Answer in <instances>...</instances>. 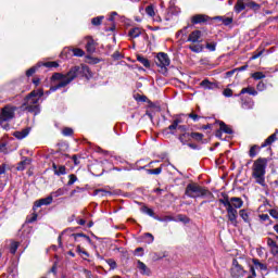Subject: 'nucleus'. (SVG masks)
Here are the masks:
<instances>
[{
	"label": "nucleus",
	"instance_id": "47",
	"mask_svg": "<svg viewBox=\"0 0 278 278\" xmlns=\"http://www.w3.org/2000/svg\"><path fill=\"white\" fill-rule=\"evenodd\" d=\"M267 245L269 247V249H273L274 247H277V242L271 238H267Z\"/></svg>",
	"mask_w": 278,
	"mask_h": 278
},
{
	"label": "nucleus",
	"instance_id": "13",
	"mask_svg": "<svg viewBox=\"0 0 278 278\" xmlns=\"http://www.w3.org/2000/svg\"><path fill=\"white\" fill-rule=\"evenodd\" d=\"M137 268L139 269L141 275H151V269L144 264L142 261L137 262Z\"/></svg>",
	"mask_w": 278,
	"mask_h": 278
},
{
	"label": "nucleus",
	"instance_id": "18",
	"mask_svg": "<svg viewBox=\"0 0 278 278\" xmlns=\"http://www.w3.org/2000/svg\"><path fill=\"white\" fill-rule=\"evenodd\" d=\"M52 168L54 170V175H66V167L64 165L58 166L53 163Z\"/></svg>",
	"mask_w": 278,
	"mask_h": 278
},
{
	"label": "nucleus",
	"instance_id": "8",
	"mask_svg": "<svg viewBox=\"0 0 278 278\" xmlns=\"http://www.w3.org/2000/svg\"><path fill=\"white\" fill-rule=\"evenodd\" d=\"M228 203L230 205V207H232L233 210H240V207H242V205H244V202L242 201L241 198H225V199H220L219 203H222V205L225 206V203Z\"/></svg>",
	"mask_w": 278,
	"mask_h": 278
},
{
	"label": "nucleus",
	"instance_id": "32",
	"mask_svg": "<svg viewBox=\"0 0 278 278\" xmlns=\"http://www.w3.org/2000/svg\"><path fill=\"white\" fill-rule=\"evenodd\" d=\"M189 137L193 138V140H197L198 142H201V140H203V134L200 132H191Z\"/></svg>",
	"mask_w": 278,
	"mask_h": 278
},
{
	"label": "nucleus",
	"instance_id": "29",
	"mask_svg": "<svg viewBox=\"0 0 278 278\" xmlns=\"http://www.w3.org/2000/svg\"><path fill=\"white\" fill-rule=\"evenodd\" d=\"M260 149H261L260 146H252L249 151L250 157H255V155L260 153Z\"/></svg>",
	"mask_w": 278,
	"mask_h": 278
},
{
	"label": "nucleus",
	"instance_id": "7",
	"mask_svg": "<svg viewBox=\"0 0 278 278\" xmlns=\"http://www.w3.org/2000/svg\"><path fill=\"white\" fill-rule=\"evenodd\" d=\"M231 277L233 278H242L247 277V270H244L243 267L238 263V260L232 261V267H231Z\"/></svg>",
	"mask_w": 278,
	"mask_h": 278
},
{
	"label": "nucleus",
	"instance_id": "3",
	"mask_svg": "<svg viewBox=\"0 0 278 278\" xmlns=\"http://www.w3.org/2000/svg\"><path fill=\"white\" fill-rule=\"evenodd\" d=\"M45 92L42 89L31 91L24 100L23 108L33 114H40V98Z\"/></svg>",
	"mask_w": 278,
	"mask_h": 278
},
{
	"label": "nucleus",
	"instance_id": "62",
	"mask_svg": "<svg viewBox=\"0 0 278 278\" xmlns=\"http://www.w3.org/2000/svg\"><path fill=\"white\" fill-rule=\"evenodd\" d=\"M29 150H27V149H24V150H21V152H20V155H29Z\"/></svg>",
	"mask_w": 278,
	"mask_h": 278
},
{
	"label": "nucleus",
	"instance_id": "5",
	"mask_svg": "<svg viewBox=\"0 0 278 278\" xmlns=\"http://www.w3.org/2000/svg\"><path fill=\"white\" fill-rule=\"evenodd\" d=\"M185 194L190 199H199L200 197H205L207 190L198 184H189L186 188Z\"/></svg>",
	"mask_w": 278,
	"mask_h": 278
},
{
	"label": "nucleus",
	"instance_id": "33",
	"mask_svg": "<svg viewBox=\"0 0 278 278\" xmlns=\"http://www.w3.org/2000/svg\"><path fill=\"white\" fill-rule=\"evenodd\" d=\"M74 240H77L78 238H84V240H86L87 242H89V244L92 242V240L90 239V237L84 235V233H74Z\"/></svg>",
	"mask_w": 278,
	"mask_h": 278
},
{
	"label": "nucleus",
	"instance_id": "52",
	"mask_svg": "<svg viewBox=\"0 0 278 278\" xmlns=\"http://www.w3.org/2000/svg\"><path fill=\"white\" fill-rule=\"evenodd\" d=\"M189 118H192V121H194V123H197L199 121V118H201L200 116L197 115V113H190L188 114Z\"/></svg>",
	"mask_w": 278,
	"mask_h": 278
},
{
	"label": "nucleus",
	"instance_id": "11",
	"mask_svg": "<svg viewBox=\"0 0 278 278\" xmlns=\"http://www.w3.org/2000/svg\"><path fill=\"white\" fill-rule=\"evenodd\" d=\"M30 131H31V128H24L22 130H17V131L13 132V136L17 140H23V139L27 138V136H29Z\"/></svg>",
	"mask_w": 278,
	"mask_h": 278
},
{
	"label": "nucleus",
	"instance_id": "21",
	"mask_svg": "<svg viewBox=\"0 0 278 278\" xmlns=\"http://www.w3.org/2000/svg\"><path fill=\"white\" fill-rule=\"evenodd\" d=\"M180 123H182L180 117L174 119L173 124L169 125L167 128V129H169L170 134H175V129H177L179 127Z\"/></svg>",
	"mask_w": 278,
	"mask_h": 278
},
{
	"label": "nucleus",
	"instance_id": "6",
	"mask_svg": "<svg viewBox=\"0 0 278 278\" xmlns=\"http://www.w3.org/2000/svg\"><path fill=\"white\" fill-rule=\"evenodd\" d=\"M224 207H226L227 218L229 223L233 225V227H238V210L231 207L229 202H224Z\"/></svg>",
	"mask_w": 278,
	"mask_h": 278
},
{
	"label": "nucleus",
	"instance_id": "22",
	"mask_svg": "<svg viewBox=\"0 0 278 278\" xmlns=\"http://www.w3.org/2000/svg\"><path fill=\"white\" fill-rule=\"evenodd\" d=\"M142 34V28L136 27L129 30L128 36L130 38H138Z\"/></svg>",
	"mask_w": 278,
	"mask_h": 278
},
{
	"label": "nucleus",
	"instance_id": "15",
	"mask_svg": "<svg viewBox=\"0 0 278 278\" xmlns=\"http://www.w3.org/2000/svg\"><path fill=\"white\" fill-rule=\"evenodd\" d=\"M86 50L88 51V53H94V51L97 50V47L94 46V40L90 37H87L86 39Z\"/></svg>",
	"mask_w": 278,
	"mask_h": 278
},
{
	"label": "nucleus",
	"instance_id": "16",
	"mask_svg": "<svg viewBox=\"0 0 278 278\" xmlns=\"http://www.w3.org/2000/svg\"><path fill=\"white\" fill-rule=\"evenodd\" d=\"M29 164H31V159L29 157H24L16 167V170H25V168H27L29 166Z\"/></svg>",
	"mask_w": 278,
	"mask_h": 278
},
{
	"label": "nucleus",
	"instance_id": "38",
	"mask_svg": "<svg viewBox=\"0 0 278 278\" xmlns=\"http://www.w3.org/2000/svg\"><path fill=\"white\" fill-rule=\"evenodd\" d=\"M190 138V134L185 132L179 136V140L182 144H186L188 142V139Z\"/></svg>",
	"mask_w": 278,
	"mask_h": 278
},
{
	"label": "nucleus",
	"instance_id": "64",
	"mask_svg": "<svg viewBox=\"0 0 278 278\" xmlns=\"http://www.w3.org/2000/svg\"><path fill=\"white\" fill-rule=\"evenodd\" d=\"M33 84H35V86H38L40 84V78H34Z\"/></svg>",
	"mask_w": 278,
	"mask_h": 278
},
{
	"label": "nucleus",
	"instance_id": "17",
	"mask_svg": "<svg viewBox=\"0 0 278 278\" xmlns=\"http://www.w3.org/2000/svg\"><path fill=\"white\" fill-rule=\"evenodd\" d=\"M200 86L204 88V90H214V88H216V84L208 81L207 79L202 80Z\"/></svg>",
	"mask_w": 278,
	"mask_h": 278
},
{
	"label": "nucleus",
	"instance_id": "23",
	"mask_svg": "<svg viewBox=\"0 0 278 278\" xmlns=\"http://www.w3.org/2000/svg\"><path fill=\"white\" fill-rule=\"evenodd\" d=\"M137 62H140V64H142L146 68L151 66V62H149L148 59L142 55H137Z\"/></svg>",
	"mask_w": 278,
	"mask_h": 278
},
{
	"label": "nucleus",
	"instance_id": "4",
	"mask_svg": "<svg viewBox=\"0 0 278 278\" xmlns=\"http://www.w3.org/2000/svg\"><path fill=\"white\" fill-rule=\"evenodd\" d=\"M16 106L5 105L4 108H2L0 112V125L2 129H10V125L8 123H10L12 118H14Z\"/></svg>",
	"mask_w": 278,
	"mask_h": 278
},
{
	"label": "nucleus",
	"instance_id": "55",
	"mask_svg": "<svg viewBox=\"0 0 278 278\" xmlns=\"http://www.w3.org/2000/svg\"><path fill=\"white\" fill-rule=\"evenodd\" d=\"M34 73H36V67H31L26 72V76L27 77H31V75H34Z\"/></svg>",
	"mask_w": 278,
	"mask_h": 278
},
{
	"label": "nucleus",
	"instance_id": "9",
	"mask_svg": "<svg viewBox=\"0 0 278 278\" xmlns=\"http://www.w3.org/2000/svg\"><path fill=\"white\" fill-rule=\"evenodd\" d=\"M156 65L161 68H166V66H170V59L168 58V54L164 52H160L156 55Z\"/></svg>",
	"mask_w": 278,
	"mask_h": 278
},
{
	"label": "nucleus",
	"instance_id": "37",
	"mask_svg": "<svg viewBox=\"0 0 278 278\" xmlns=\"http://www.w3.org/2000/svg\"><path fill=\"white\" fill-rule=\"evenodd\" d=\"M43 66H46V68H58L60 64H58V62L55 61H50V62L43 63Z\"/></svg>",
	"mask_w": 278,
	"mask_h": 278
},
{
	"label": "nucleus",
	"instance_id": "48",
	"mask_svg": "<svg viewBox=\"0 0 278 278\" xmlns=\"http://www.w3.org/2000/svg\"><path fill=\"white\" fill-rule=\"evenodd\" d=\"M224 97H233V90L227 88L223 91Z\"/></svg>",
	"mask_w": 278,
	"mask_h": 278
},
{
	"label": "nucleus",
	"instance_id": "42",
	"mask_svg": "<svg viewBox=\"0 0 278 278\" xmlns=\"http://www.w3.org/2000/svg\"><path fill=\"white\" fill-rule=\"evenodd\" d=\"M36 220H38V214L36 213H33L31 216L26 218V223H36Z\"/></svg>",
	"mask_w": 278,
	"mask_h": 278
},
{
	"label": "nucleus",
	"instance_id": "50",
	"mask_svg": "<svg viewBox=\"0 0 278 278\" xmlns=\"http://www.w3.org/2000/svg\"><path fill=\"white\" fill-rule=\"evenodd\" d=\"M62 134H63V136H73V130H72V128H64L62 130Z\"/></svg>",
	"mask_w": 278,
	"mask_h": 278
},
{
	"label": "nucleus",
	"instance_id": "36",
	"mask_svg": "<svg viewBox=\"0 0 278 278\" xmlns=\"http://www.w3.org/2000/svg\"><path fill=\"white\" fill-rule=\"evenodd\" d=\"M141 212H142L143 214H148V216H151V217H153V216L155 215V213L153 212V210H152V208H149L148 206H142V207H141Z\"/></svg>",
	"mask_w": 278,
	"mask_h": 278
},
{
	"label": "nucleus",
	"instance_id": "19",
	"mask_svg": "<svg viewBox=\"0 0 278 278\" xmlns=\"http://www.w3.org/2000/svg\"><path fill=\"white\" fill-rule=\"evenodd\" d=\"M240 94H251L252 97H257V90L253 87H247L241 89Z\"/></svg>",
	"mask_w": 278,
	"mask_h": 278
},
{
	"label": "nucleus",
	"instance_id": "25",
	"mask_svg": "<svg viewBox=\"0 0 278 278\" xmlns=\"http://www.w3.org/2000/svg\"><path fill=\"white\" fill-rule=\"evenodd\" d=\"M239 216L242 217V220H244V223H251V218H250L249 212L247 210H241L239 212Z\"/></svg>",
	"mask_w": 278,
	"mask_h": 278
},
{
	"label": "nucleus",
	"instance_id": "43",
	"mask_svg": "<svg viewBox=\"0 0 278 278\" xmlns=\"http://www.w3.org/2000/svg\"><path fill=\"white\" fill-rule=\"evenodd\" d=\"M162 173V167H157L154 169H148V175H160Z\"/></svg>",
	"mask_w": 278,
	"mask_h": 278
},
{
	"label": "nucleus",
	"instance_id": "41",
	"mask_svg": "<svg viewBox=\"0 0 278 278\" xmlns=\"http://www.w3.org/2000/svg\"><path fill=\"white\" fill-rule=\"evenodd\" d=\"M253 79H264L266 77V75H264V73L262 72H255L254 74H252Z\"/></svg>",
	"mask_w": 278,
	"mask_h": 278
},
{
	"label": "nucleus",
	"instance_id": "2",
	"mask_svg": "<svg viewBox=\"0 0 278 278\" xmlns=\"http://www.w3.org/2000/svg\"><path fill=\"white\" fill-rule=\"evenodd\" d=\"M268 165V160L257 159L252 166V177L255 179L258 186H266V166Z\"/></svg>",
	"mask_w": 278,
	"mask_h": 278
},
{
	"label": "nucleus",
	"instance_id": "56",
	"mask_svg": "<svg viewBox=\"0 0 278 278\" xmlns=\"http://www.w3.org/2000/svg\"><path fill=\"white\" fill-rule=\"evenodd\" d=\"M264 53V50L257 51L252 55V60H257Z\"/></svg>",
	"mask_w": 278,
	"mask_h": 278
},
{
	"label": "nucleus",
	"instance_id": "60",
	"mask_svg": "<svg viewBox=\"0 0 278 278\" xmlns=\"http://www.w3.org/2000/svg\"><path fill=\"white\" fill-rule=\"evenodd\" d=\"M250 273L252 274V277H257V274L255 273V266H250Z\"/></svg>",
	"mask_w": 278,
	"mask_h": 278
},
{
	"label": "nucleus",
	"instance_id": "26",
	"mask_svg": "<svg viewBox=\"0 0 278 278\" xmlns=\"http://www.w3.org/2000/svg\"><path fill=\"white\" fill-rule=\"evenodd\" d=\"M219 129L220 131H224V134H233V130H231V128L227 126V124H225L224 122L219 123Z\"/></svg>",
	"mask_w": 278,
	"mask_h": 278
},
{
	"label": "nucleus",
	"instance_id": "63",
	"mask_svg": "<svg viewBox=\"0 0 278 278\" xmlns=\"http://www.w3.org/2000/svg\"><path fill=\"white\" fill-rule=\"evenodd\" d=\"M5 174V165H0V175Z\"/></svg>",
	"mask_w": 278,
	"mask_h": 278
},
{
	"label": "nucleus",
	"instance_id": "40",
	"mask_svg": "<svg viewBox=\"0 0 278 278\" xmlns=\"http://www.w3.org/2000/svg\"><path fill=\"white\" fill-rule=\"evenodd\" d=\"M16 251H18V242L14 241L11 243L10 253H12V255H14V253H16Z\"/></svg>",
	"mask_w": 278,
	"mask_h": 278
},
{
	"label": "nucleus",
	"instance_id": "57",
	"mask_svg": "<svg viewBox=\"0 0 278 278\" xmlns=\"http://www.w3.org/2000/svg\"><path fill=\"white\" fill-rule=\"evenodd\" d=\"M173 220H175V218L173 216H165V217H163V223H170Z\"/></svg>",
	"mask_w": 278,
	"mask_h": 278
},
{
	"label": "nucleus",
	"instance_id": "61",
	"mask_svg": "<svg viewBox=\"0 0 278 278\" xmlns=\"http://www.w3.org/2000/svg\"><path fill=\"white\" fill-rule=\"evenodd\" d=\"M261 220H268V218H270V216H268V214H262L260 216Z\"/></svg>",
	"mask_w": 278,
	"mask_h": 278
},
{
	"label": "nucleus",
	"instance_id": "44",
	"mask_svg": "<svg viewBox=\"0 0 278 278\" xmlns=\"http://www.w3.org/2000/svg\"><path fill=\"white\" fill-rule=\"evenodd\" d=\"M102 21H103V16H98V17H93L91 20V23L92 25H101Z\"/></svg>",
	"mask_w": 278,
	"mask_h": 278
},
{
	"label": "nucleus",
	"instance_id": "45",
	"mask_svg": "<svg viewBox=\"0 0 278 278\" xmlns=\"http://www.w3.org/2000/svg\"><path fill=\"white\" fill-rule=\"evenodd\" d=\"M68 177H70V180L67 182V186H73V184L77 181V176H75V174H71Z\"/></svg>",
	"mask_w": 278,
	"mask_h": 278
},
{
	"label": "nucleus",
	"instance_id": "58",
	"mask_svg": "<svg viewBox=\"0 0 278 278\" xmlns=\"http://www.w3.org/2000/svg\"><path fill=\"white\" fill-rule=\"evenodd\" d=\"M270 251L273 253V255H278V245H274V248H270Z\"/></svg>",
	"mask_w": 278,
	"mask_h": 278
},
{
	"label": "nucleus",
	"instance_id": "1",
	"mask_svg": "<svg viewBox=\"0 0 278 278\" xmlns=\"http://www.w3.org/2000/svg\"><path fill=\"white\" fill-rule=\"evenodd\" d=\"M79 73L87 78L92 77V74L90 73V67H88L87 65L74 66L66 75L55 73L52 76V81H59V84L51 87L50 92H55V90H59V88H66V86H68V84H71V81H73V79H75Z\"/></svg>",
	"mask_w": 278,
	"mask_h": 278
},
{
	"label": "nucleus",
	"instance_id": "46",
	"mask_svg": "<svg viewBox=\"0 0 278 278\" xmlns=\"http://www.w3.org/2000/svg\"><path fill=\"white\" fill-rule=\"evenodd\" d=\"M106 264H109L111 270H114V268H116V261L115 260L110 258V260L106 261Z\"/></svg>",
	"mask_w": 278,
	"mask_h": 278
},
{
	"label": "nucleus",
	"instance_id": "54",
	"mask_svg": "<svg viewBox=\"0 0 278 278\" xmlns=\"http://www.w3.org/2000/svg\"><path fill=\"white\" fill-rule=\"evenodd\" d=\"M146 238H148V240H147V243L148 244H151V242H153V240H154V238H153V235H151V233H146Z\"/></svg>",
	"mask_w": 278,
	"mask_h": 278
},
{
	"label": "nucleus",
	"instance_id": "24",
	"mask_svg": "<svg viewBox=\"0 0 278 278\" xmlns=\"http://www.w3.org/2000/svg\"><path fill=\"white\" fill-rule=\"evenodd\" d=\"M253 264H254V268H256V270H266L267 267L264 263H260L258 260L254 258L253 261Z\"/></svg>",
	"mask_w": 278,
	"mask_h": 278
},
{
	"label": "nucleus",
	"instance_id": "51",
	"mask_svg": "<svg viewBox=\"0 0 278 278\" xmlns=\"http://www.w3.org/2000/svg\"><path fill=\"white\" fill-rule=\"evenodd\" d=\"M206 49H208V51H216V43H206Z\"/></svg>",
	"mask_w": 278,
	"mask_h": 278
},
{
	"label": "nucleus",
	"instance_id": "35",
	"mask_svg": "<svg viewBox=\"0 0 278 278\" xmlns=\"http://www.w3.org/2000/svg\"><path fill=\"white\" fill-rule=\"evenodd\" d=\"M146 13L148 14V16H151V18H153V16H155V9L153 8V5H148L146 8Z\"/></svg>",
	"mask_w": 278,
	"mask_h": 278
},
{
	"label": "nucleus",
	"instance_id": "49",
	"mask_svg": "<svg viewBox=\"0 0 278 278\" xmlns=\"http://www.w3.org/2000/svg\"><path fill=\"white\" fill-rule=\"evenodd\" d=\"M76 251L79 253V255H86V257L89 256L88 252L81 250V245H77Z\"/></svg>",
	"mask_w": 278,
	"mask_h": 278
},
{
	"label": "nucleus",
	"instance_id": "31",
	"mask_svg": "<svg viewBox=\"0 0 278 278\" xmlns=\"http://www.w3.org/2000/svg\"><path fill=\"white\" fill-rule=\"evenodd\" d=\"M245 5H244V1L239 0L237 1L236 5H235V11L240 13L242 12V10H244Z\"/></svg>",
	"mask_w": 278,
	"mask_h": 278
},
{
	"label": "nucleus",
	"instance_id": "53",
	"mask_svg": "<svg viewBox=\"0 0 278 278\" xmlns=\"http://www.w3.org/2000/svg\"><path fill=\"white\" fill-rule=\"evenodd\" d=\"M269 214H270V216H271L273 218H275L276 220H278V211H277V210H271V211L269 212Z\"/></svg>",
	"mask_w": 278,
	"mask_h": 278
},
{
	"label": "nucleus",
	"instance_id": "59",
	"mask_svg": "<svg viewBox=\"0 0 278 278\" xmlns=\"http://www.w3.org/2000/svg\"><path fill=\"white\" fill-rule=\"evenodd\" d=\"M178 220H180L181 223H188V217L184 215H178Z\"/></svg>",
	"mask_w": 278,
	"mask_h": 278
},
{
	"label": "nucleus",
	"instance_id": "27",
	"mask_svg": "<svg viewBox=\"0 0 278 278\" xmlns=\"http://www.w3.org/2000/svg\"><path fill=\"white\" fill-rule=\"evenodd\" d=\"M215 18L217 21H222L223 25H231L233 23V18H231V17L217 16Z\"/></svg>",
	"mask_w": 278,
	"mask_h": 278
},
{
	"label": "nucleus",
	"instance_id": "34",
	"mask_svg": "<svg viewBox=\"0 0 278 278\" xmlns=\"http://www.w3.org/2000/svg\"><path fill=\"white\" fill-rule=\"evenodd\" d=\"M73 55H75L76 58H84L85 52L84 50L79 49V48H75L72 50Z\"/></svg>",
	"mask_w": 278,
	"mask_h": 278
},
{
	"label": "nucleus",
	"instance_id": "14",
	"mask_svg": "<svg viewBox=\"0 0 278 278\" xmlns=\"http://www.w3.org/2000/svg\"><path fill=\"white\" fill-rule=\"evenodd\" d=\"M207 18H210L207 15L198 14L192 17L191 23H193V25H199L201 23H207Z\"/></svg>",
	"mask_w": 278,
	"mask_h": 278
},
{
	"label": "nucleus",
	"instance_id": "10",
	"mask_svg": "<svg viewBox=\"0 0 278 278\" xmlns=\"http://www.w3.org/2000/svg\"><path fill=\"white\" fill-rule=\"evenodd\" d=\"M52 203H53V195H49L47 198L36 201L34 204V210H36V207H42V205H51Z\"/></svg>",
	"mask_w": 278,
	"mask_h": 278
},
{
	"label": "nucleus",
	"instance_id": "20",
	"mask_svg": "<svg viewBox=\"0 0 278 278\" xmlns=\"http://www.w3.org/2000/svg\"><path fill=\"white\" fill-rule=\"evenodd\" d=\"M275 140H277V135L273 134L270 135L264 143H262L261 149H264L266 147H270V144H273V142H275Z\"/></svg>",
	"mask_w": 278,
	"mask_h": 278
},
{
	"label": "nucleus",
	"instance_id": "12",
	"mask_svg": "<svg viewBox=\"0 0 278 278\" xmlns=\"http://www.w3.org/2000/svg\"><path fill=\"white\" fill-rule=\"evenodd\" d=\"M188 42H201V30H193L188 39H187Z\"/></svg>",
	"mask_w": 278,
	"mask_h": 278
},
{
	"label": "nucleus",
	"instance_id": "39",
	"mask_svg": "<svg viewBox=\"0 0 278 278\" xmlns=\"http://www.w3.org/2000/svg\"><path fill=\"white\" fill-rule=\"evenodd\" d=\"M65 192H66L65 189L60 188V189H58L56 191L52 192V193H51V197H55V198H58V197H63V194H64Z\"/></svg>",
	"mask_w": 278,
	"mask_h": 278
},
{
	"label": "nucleus",
	"instance_id": "30",
	"mask_svg": "<svg viewBox=\"0 0 278 278\" xmlns=\"http://www.w3.org/2000/svg\"><path fill=\"white\" fill-rule=\"evenodd\" d=\"M189 49L193 53H201V51H203V46H201V45H191V46H189Z\"/></svg>",
	"mask_w": 278,
	"mask_h": 278
},
{
	"label": "nucleus",
	"instance_id": "28",
	"mask_svg": "<svg viewBox=\"0 0 278 278\" xmlns=\"http://www.w3.org/2000/svg\"><path fill=\"white\" fill-rule=\"evenodd\" d=\"M241 108L243 110H251L253 109V101L249 100V101H244V99L241 100Z\"/></svg>",
	"mask_w": 278,
	"mask_h": 278
}]
</instances>
